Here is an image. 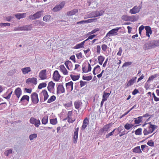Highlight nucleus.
I'll list each match as a JSON object with an SVG mask.
<instances>
[{
	"label": "nucleus",
	"instance_id": "nucleus-1",
	"mask_svg": "<svg viewBox=\"0 0 159 159\" xmlns=\"http://www.w3.org/2000/svg\"><path fill=\"white\" fill-rule=\"evenodd\" d=\"M159 46V40H153L151 41L148 43H145L144 45V49L146 50L155 48Z\"/></svg>",
	"mask_w": 159,
	"mask_h": 159
},
{
	"label": "nucleus",
	"instance_id": "nucleus-2",
	"mask_svg": "<svg viewBox=\"0 0 159 159\" xmlns=\"http://www.w3.org/2000/svg\"><path fill=\"white\" fill-rule=\"evenodd\" d=\"M138 18V16H129L125 15H124L122 16V19L126 21H129L131 22H135L137 20Z\"/></svg>",
	"mask_w": 159,
	"mask_h": 159
},
{
	"label": "nucleus",
	"instance_id": "nucleus-3",
	"mask_svg": "<svg viewBox=\"0 0 159 159\" xmlns=\"http://www.w3.org/2000/svg\"><path fill=\"white\" fill-rule=\"evenodd\" d=\"M121 28L120 27H116L115 28L112 29L107 33L105 36V37H110L111 36H114L117 34V32L118 30Z\"/></svg>",
	"mask_w": 159,
	"mask_h": 159
},
{
	"label": "nucleus",
	"instance_id": "nucleus-4",
	"mask_svg": "<svg viewBox=\"0 0 159 159\" xmlns=\"http://www.w3.org/2000/svg\"><path fill=\"white\" fill-rule=\"evenodd\" d=\"M141 8V5H140L139 6H135L132 9L130 10L129 12L131 14H135L139 12Z\"/></svg>",
	"mask_w": 159,
	"mask_h": 159
},
{
	"label": "nucleus",
	"instance_id": "nucleus-5",
	"mask_svg": "<svg viewBox=\"0 0 159 159\" xmlns=\"http://www.w3.org/2000/svg\"><path fill=\"white\" fill-rule=\"evenodd\" d=\"M31 98L32 102L34 104H37L39 102V98L38 94L36 93H33L31 95Z\"/></svg>",
	"mask_w": 159,
	"mask_h": 159
},
{
	"label": "nucleus",
	"instance_id": "nucleus-6",
	"mask_svg": "<svg viewBox=\"0 0 159 159\" xmlns=\"http://www.w3.org/2000/svg\"><path fill=\"white\" fill-rule=\"evenodd\" d=\"M30 122L31 124L34 125L36 127H38L41 124L39 120H37L33 117H31L30 120Z\"/></svg>",
	"mask_w": 159,
	"mask_h": 159
},
{
	"label": "nucleus",
	"instance_id": "nucleus-7",
	"mask_svg": "<svg viewBox=\"0 0 159 159\" xmlns=\"http://www.w3.org/2000/svg\"><path fill=\"white\" fill-rule=\"evenodd\" d=\"M73 83L71 81L66 83V86L68 92H71L73 89Z\"/></svg>",
	"mask_w": 159,
	"mask_h": 159
},
{
	"label": "nucleus",
	"instance_id": "nucleus-8",
	"mask_svg": "<svg viewBox=\"0 0 159 159\" xmlns=\"http://www.w3.org/2000/svg\"><path fill=\"white\" fill-rule=\"evenodd\" d=\"M79 129V127H77L75 129L74 132V133L73 140V143H76L77 142Z\"/></svg>",
	"mask_w": 159,
	"mask_h": 159
},
{
	"label": "nucleus",
	"instance_id": "nucleus-9",
	"mask_svg": "<svg viewBox=\"0 0 159 159\" xmlns=\"http://www.w3.org/2000/svg\"><path fill=\"white\" fill-rule=\"evenodd\" d=\"M39 77L42 80L46 79L47 76L46 74V70H41L39 73Z\"/></svg>",
	"mask_w": 159,
	"mask_h": 159
},
{
	"label": "nucleus",
	"instance_id": "nucleus-10",
	"mask_svg": "<svg viewBox=\"0 0 159 159\" xmlns=\"http://www.w3.org/2000/svg\"><path fill=\"white\" fill-rule=\"evenodd\" d=\"M61 77V76L57 70H55L54 71L53 74V78L54 80L56 81H58Z\"/></svg>",
	"mask_w": 159,
	"mask_h": 159
},
{
	"label": "nucleus",
	"instance_id": "nucleus-11",
	"mask_svg": "<svg viewBox=\"0 0 159 159\" xmlns=\"http://www.w3.org/2000/svg\"><path fill=\"white\" fill-rule=\"evenodd\" d=\"M65 92V89L61 84H59L57 87V93H61Z\"/></svg>",
	"mask_w": 159,
	"mask_h": 159
},
{
	"label": "nucleus",
	"instance_id": "nucleus-12",
	"mask_svg": "<svg viewBox=\"0 0 159 159\" xmlns=\"http://www.w3.org/2000/svg\"><path fill=\"white\" fill-rule=\"evenodd\" d=\"M65 3L61 2L60 4L55 6L53 9V11H57L60 10L63 7Z\"/></svg>",
	"mask_w": 159,
	"mask_h": 159
},
{
	"label": "nucleus",
	"instance_id": "nucleus-13",
	"mask_svg": "<svg viewBox=\"0 0 159 159\" xmlns=\"http://www.w3.org/2000/svg\"><path fill=\"white\" fill-rule=\"evenodd\" d=\"M26 15L27 13H18L15 14V16L18 20H20L21 18H23L26 17Z\"/></svg>",
	"mask_w": 159,
	"mask_h": 159
},
{
	"label": "nucleus",
	"instance_id": "nucleus-14",
	"mask_svg": "<svg viewBox=\"0 0 159 159\" xmlns=\"http://www.w3.org/2000/svg\"><path fill=\"white\" fill-rule=\"evenodd\" d=\"M26 83H32L34 84H37V79L36 78L33 77L27 79L26 80Z\"/></svg>",
	"mask_w": 159,
	"mask_h": 159
},
{
	"label": "nucleus",
	"instance_id": "nucleus-15",
	"mask_svg": "<svg viewBox=\"0 0 159 159\" xmlns=\"http://www.w3.org/2000/svg\"><path fill=\"white\" fill-rule=\"evenodd\" d=\"M14 93L16 95V97L19 98L20 97L21 93H22V91L21 89L20 88H17L15 90Z\"/></svg>",
	"mask_w": 159,
	"mask_h": 159
},
{
	"label": "nucleus",
	"instance_id": "nucleus-16",
	"mask_svg": "<svg viewBox=\"0 0 159 159\" xmlns=\"http://www.w3.org/2000/svg\"><path fill=\"white\" fill-rule=\"evenodd\" d=\"M74 105L75 109L79 110V108L82 106V103L80 101H77L74 102Z\"/></svg>",
	"mask_w": 159,
	"mask_h": 159
},
{
	"label": "nucleus",
	"instance_id": "nucleus-17",
	"mask_svg": "<svg viewBox=\"0 0 159 159\" xmlns=\"http://www.w3.org/2000/svg\"><path fill=\"white\" fill-rule=\"evenodd\" d=\"M145 30H146V35L148 37H150L149 34H152V31L150 27L149 26H145Z\"/></svg>",
	"mask_w": 159,
	"mask_h": 159
},
{
	"label": "nucleus",
	"instance_id": "nucleus-18",
	"mask_svg": "<svg viewBox=\"0 0 159 159\" xmlns=\"http://www.w3.org/2000/svg\"><path fill=\"white\" fill-rule=\"evenodd\" d=\"M43 11H40L37 12L36 13L34 14V15L35 19L40 18L43 15Z\"/></svg>",
	"mask_w": 159,
	"mask_h": 159
},
{
	"label": "nucleus",
	"instance_id": "nucleus-19",
	"mask_svg": "<svg viewBox=\"0 0 159 159\" xmlns=\"http://www.w3.org/2000/svg\"><path fill=\"white\" fill-rule=\"evenodd\" d=\"M109 125L110 124H108L105 125L100 130L99 132L102 133L104 132L107 131L109 128Z\"/></svg>",
	"mask_w": 159,
	"mask_h": 159
},
{
	"label": "nucleus",
	"instance_id": "nucleus-20",
	"mask_svg": "<svg viewBox=\"0 0 159 159\" xmlns=\"http://www.w3.org/2000/svg\"><path fill=\"white\" fill-rule=\"evenodd\" d=\"M136 79V77H133L128 82L127 84V87L133 85V84L135 82Z\"/></svg>",
	"mask_w": 159,
	"mask_h": 159
},
{
	"label": "nucleus",
	"instance_id": "nucleus-21",
	"mask_svg": "<svg viewBox=\"0 0 159 159\" xmlns=\"http://www.w3.org/2000/svg\"><path fill=\"white\" fill-rule=\"evenodd\" d=\"M55 83L52 81L49 82L48 83V90L51 92L52 90H53L54 88Z\"/></svg>",
	"mask_w": 159,
	"mask_h": 159
},
{
	"label": "nucleus",
	"instance_id": "nucleus-22",
	"mask_svg": "<svg viewBox=\"0 0 159 159\" xmlns=\"http://www.w3.org/2000/svg\"><path fill=\"white\" fill-rule=\"evenodd\" d=\"M61 72L64 75H67L68 72L64 65H61L59 66Z\"/></svg>",
	"mask_w": 159,
	"mask_h": 159
},
{
	"label": "nucleus",
	"instance_id": "nucleus-23",
	"mask_svg": "<svg viewBox=\"0 0 159 159\" xmlns=\"http://www.w3.org/2000/svg\"><path fill=\"white\" fill-rule=\"evenodd\" d=\"M78 12V10L77 9H74L71 11L67 12L66 15L68 16H71L75 15Z\"/></svg>",
	"mask_w": 159,
	"mask_h": 159
},
{
	"label": "nucleus",
	"instance_id": "nucleus-24",
	"mask_svg": "<svg viewBox=\"0 0 159 159\" xmlns=\"http://www.w3.org/2000/svg\"><path fill=\"white\" fill-rule=\"evenodd\" d=\"M21 70L24 74H26L31 71V69L30 67H28L22 68Z\"/></svg>",
	"mask_w": 159,
	"mask_h": 159
},
{
	"label": "nucleus",
	"instance_id": "nucleus-25",
	"mask_svg": "<svg viewBox=\"0 0 159 159\" xmlns=\"http://www.w3.org/2000/svg\"><path fill=\"white\" fill-rule=\"evenodd\" d=\"M21 30H30L32 28L31 25H27L21 27Z\"/></svg>",
	"mask_w": 159,
	"mask_h": 159
},
{
	"label": "nucleus",
	"instance_id": "nucleus-26",
	"mask_svg": "<svg viewBox=\"0 0 159 159\" xmlns=\"http://www.w3.org/2000/svg\"><path fill=\"white\" fill-rule=\"evenodd\" d=\"M149 126L148 128L150 131H152L153 129V131L157 127V126L155 125H152L151 122L149 123Z\"/></svg>",
	"mask_w": 159,
	"mask_h": 159
},
{
	"label": "nucleus",
	"instance_id": "nucleus-27",
	"mask_svg": "<svg viewBox=\"0 0 159 159\" xmlns=\"http://www.w3.org/2000/svg\"><path fill=\"white\" fill-rule=\"evenodd\" d=\"M133 152H134L138 153H140L142 152V151L139 146H137L133 149Z\"/></svg>",
	"mask_w": 159,
	"mask_h": 159
},
{
	"label": "nucleus",
	"instance_id": "nucleus-28",
	"mask_svg": "<svg viewBox=\"0 0 159 159\" xmlns=\"http://www.w3.org/2000/svg\"><path fill=\"white\" fill-rule=\"evenodd\" d=\"M142 118L143 117L140 116L137 118H135V120H134L135 124H139L142 121Z\"/></svg>",
	"mask_w": 159,
	"mask_h": 159
},
{
	"label": "nucleus",
	"instance_id": "nucleus-29",
	"mask_svg": "<svg viewBox=\"0 0 159 159\" xmlns=\"http://www.w3.org/2000/svg\"><path fill=\"white\" fill-rule=\"evenodd\" d=\"M42 93L44 96V101H45L47 99L49 96L46 90H44L42 91Z\"/></svg>",
	"mask_w": 159,
	"mask_h": 159
},
{
	"label": "nucleus",
	"instance_id": "nucleus-30",
	"mask_svg": "<svg viewBox=\"0 0 159 159\" xmlns=\"http://www.w3.org/2000/svg\"><path fill=\"white\" fill-rule=\"evenodd\" d=\"M98 63L101 65H102L105 59L104 57L102 56H100L98 57Z\"/></svg>",
	"mask_w": 159,
	"mask_h": 159
},
{
	"label": "nucleus",
	"instance_id": "nucleus-31",
	"mask_svg": "<svg viewBox=\"0 0 159 159\" xmlns=\"http://www.w3.org/2000/svg\"><path fill=\"white\" fill-rule=\"evenodd\" d=\"M84 42H82L78 44L75 45L74 47V48L75 49H79L82 48L84 47Z\"/></svg>",
	"mask_w": 159,
	"mask_h": 159
},
{
	"label": "nucleus",
	"instance_id": "nucleus-32",
	"mask_svg": "<svg viewBox=\"0 0 159 159\" xmlns=\"http://www.w3.org/2000/svg\"><path fill=\"white\" fill-rule=\"evenodd\" d=\"M51 19V17L49 15H47L44 16L43 18V20L47 22L49 21Z\"/></svg>",
	"mask_w": 159,
	"mask_h": 159
},
{
	"label": "nucleus",
	"instance_id": "nucleus-33",
	"mask_svg": "<svg viewBox=\"0 0 159 159\" xmlns=\"http://www.w3.org/2000/svg\"><path fill=\"white\" fill-rule=\"evenodd\" d=\"M134 126V125L133 124H129L127 123L124 126L125 128L129 130Z\"/></svg>",
	"mask_w": 159,
	"mask_h": 159
},
{
	"label": "nucleus",
	"instance_id": "nucleus-34",
	"mask_svg": "<svg viewBox=\"0 0 159 159\" xmlns=\"http://www.w3.org/2000/svg\"><path fill=\"white\" fill-rule=\"evenodd\" d=\"M153 132V129L152 131H150L148 129V130L147 129H144L143 133L145 135H148V134L152 133Z\"/></svg>",
	"mask_w": 159,
	"mask_h": 159
},
{
	"label": "nucleus",
	"instance_id": "nucleus-35",
	"mask_svg": "<svg viewBox=\"0 0 159 159\" xmlns=\"http://www.w3.org/2000/svg\"><path fill=\"white\" fill-rule=\"evenodd\" d=\"M70 76L72 80L73 81L77 80L79 79L80 78L79 75H70Z\"/></svg>",
	"mask_w": 159,
	"mask_h": 159
},
{
	"label": "nucleus",
	"instance_id": "nucleus-36",
	"mask_svg": "<svg viewBox=\"0 0 159 159\" xmlns=\"http://www.w3.org/2000/svg\"><path fill=\"white\" fill-rule=\"evenodd\" d=\"M30 99V97L28 95H24L20 99V101L22 102V101L26 100L28 102H29Z\"/></svg>",
	"mask_w": 159,
	"mask_h": 159
},
{
	"label": "nucleus",
	"instance_id": "nucleus-37",
	"mask_svg": "<svg viewBox=\"0 0 159 159\" xmlns=\"http://www.w3.org/2000/svg\"><path fill=\"white\" fill-rule=\"evenodd\" d=\"M48 121V116H45L43 118L42 120V123L44 125H46Z\"/></svg>",
	"mask_w": 159,
	"mask_h": 159
},
{
	"label": "nucleus",
	"instance_id": "nucleus-38",
	"mask_svg": "<svg viewBox=\"0 0 159 159\" xmlns=\"http://www.w3.org/2000/svg\"><path fill=\"white\" fill-rule=\"evenodd\" d=\"M4 153L6 156L8 157L10 154L12 153V150L10 149L5 151Z\"/></svg>",
	"mask_w": 159,
	"mask_h": 159
},
{
	"label": "nucleus",
	"instance_id": "nucleus-39",
	"mask_svg": "<svg viewBox=\"0 0 159 159\" xmlns=\"http://www.w3.org/2000/svg\"><path fill=\"white\" fill-rule=\"evenodd\" d=\"M56 97L54 95H52L48 100L47 102L51 103L55 100Z\"/></svg>",
	"mask_w": 159,
	"mask_h": 159
},
{
	"label": "nucleus",
	"instance_id": "nucleus-40",
	"mask_svg": "<svg viewBox=\"0 0 159 159\" xmlns=\"http://www.w3.org/2000/svg\"><path fill=\"white\" fill-rule=\"evenodd\" d=\"M37 137L36 134H33L30 135L29 136V138L30 140L31 141L34 139L36 138Z\"/></svg>",
	"mask_w": 159,
	"mask_h": 159
},
{
	"label": "nucleus",
	"instance_id": "nucleus-41",
	"mask_svg": "<svg viewBox=\"0 0 159 159\" xmlns=\"http://www.w3.org/2000/svg\"><path fill=\"white\" fill-rule=\"evenodd\" d=\"M142 129L139 128L135 131V134L136 135H140L142 134Z\"/></svg>",
	"mask_w": 159,
	"mask_h": 159
},
{
	"label": "nucleus",
	"instance_id": "nucleus-42",
	"mask_svg": "<svg viewBox=\"0 0 159 159\" xmlns=\"http://www.w3.org/2000/svg\"><path fill=\"white\" fill-rule=\"evenodd\" d=\"M110 93H107L106 92H104L103 93V94L102 96V99H105V100H106L107 99V98L108 97L109 95H110Z\"/></svg>",
	"mask_w": 159,
	"mask_h": 159
},
{
	"label": "nucleus",
	"instance_id": "nucleus-43",
	"mask_svg": "<svg viewBox=\"0 0 159 159\" xmlns=\"http://www.w3.org/2000/svg\"><path fill=\"white\" fill-rule=\"evenodd\" d=\"M47 86V84L45 83H43L39 84L38 86V89H41Z\"/></svg>",
	"mask_w": 159,
	"mask_h": 159
},
{
	"label": "nucleus",
	"instance_id": "nucleus-44",
	"mask_svg": "<svg viewBox=\"0 0 159 159\" xmlns=\"http://www.w3.org/2000/svg\"><path fill=\"white\" fill-rule=\"evenodd\" d=\"M100 30V29L99 28H96L93 30L91 32H89L87 34V35H89L90 34H93L95 33L96 32Z\"/></svg>",
	"mask_w": 159,
	"mask_h": 159
},
{
	"label": "nucleus",
	"instance_id": "nucleus-45",
	"mask_svg": "<svg viewBox=\"0 0 159 159\" xmlns=\"http://www.w3.org/2000/svg\"><path fill=\"white\" fill-rule=\"evenodd\" d=\"M99 13L98 11H93L92 12L91 14L92 16V17H96L98 16V13Z\"/></svg>",
	"mask_w": 159,
	"mask_h": 159
},
{
	"label": "nucleus",
	"instance_id": "nucleus-46",
	"mask_svg": "<svg viewBox=\"0 0 159 159\" xmlns=\"http://www.w3.org/2000/svg\"><path fill=\"white\" fill-rule=\"evenodd\" d=\"M57 120L56 118L51 119L50 120V123L53 125H55L57 123Z\"/></svg>",
	"mask_w": 159,
	"mask_h": 159
},
{
	"label": "nucleus",
	"instance_id": "nucleus-47",
	"mask_svg": "<svg viewBox=\"0 0 159 159\" xmlns=\"http://www.w3.org/2000/svg\"><path fill=\"white\" fill-rule=\"evenodd\" d=\"M10 25V23H0V26L1 27H5L6 26H9Z\"/></svg>",
	"mask_w": 159,
	"mask_h": 159
},
{
	"label": "nucleus",
	"instance_id": "nucleus-48",
	"mask_svg": "<svg viewBox=\"0 0 159 159\" xmlns=\"http://www.w3.org/2000/svg\"><path fill=\"white\" fill-rule=\"evenodd\" d=\"M82 79L84 80L89 81L92 79V76H83L82 77Z\"/></svg>",
	"mask_w": 159,
	"mask_h": 159
},
{
	"label": "nucleus",
	"instance_id": "nucleus-49",
	"mask_svg": "<svg viewBox=\"0 0 159 159\" xmlns=\"http://www.w3.org/2000/svg\"><path fill=\"white\" fill-rule=\"evenodd\" d=\"M154 142L152 141V140L148 141L147 143V144L151 147H153L154 146Z\"/></svg>",
	"mask_w": 159,
	"mask_h": 159
},
{
	"label": "nucleus",
	"instance_id": "nucleus-50",
	"mask_svg": "<svg viewBox=\"0 0 159 159\" xmlns=\"http://www.w3.org/2000/svg\"><path fill=\"white\" fill-rule=\"evenodd\" d=\"M132 62L130 61H128L125 62L122 66V67H123L125 66H129L130 65L132 64Z\"/></svg>",
	"mask_w": 159,
	"mask_h": 159
},
{
	"label": "nucleus",
	"instance_id": "nucleus-51",
	"mask_svg": "<svg viewBox=\"0 0 159 159\" xmlns=\"http://www.w3.org/2000/svg\"><path fill=\"white\" fill-rule=\"evenodd\" d=\"M157 77L156 75H152L151 76L149 77L148 81V82H149V81L153 80L154 78H156Z\"/></svg>",
	"mask_w": 159,
	"mask_h": 159
},
{
	"label": "nucleus",
	"instance_id": "nucleus-52",
	"mask_svg": "<svg viewBox=\"0 0 159 159\" xmlns=\"http://www.w3.org/2000/svg\"><path fill=\"white\" fill-rule=\"evenodd\" d=\"M97 68H98L99 70H100V66L98 65H97L93 69V74L94 75H95L96 74L95 73V70L96 69H97Z\"/></svg>",
	"mask_w": 159,
	"mask_h": 159
},
{
	"label": "nucleus",
	"instance_id": "nucleus-53",
	"mask_svg": "<svg viewBox=\"0 0 159 159\" xmlns=\"http://www.w3.org/2000/svg\"><path fill=\"white\" fill-rule=\"evenodd\" d=\"M65 65L66 66H69L72 65V63L71 62L69 61H67L65 62Z\"/></svg>",
	"mask_w": 159,
	"mask_h": 159
},
{
	"label": "nucleus",
	"instance_id": "nucleus-54",
	"mask_svg": "<svg viewBox=\"0 0 159 159\" xmlns=\"http://www.w3.org/2000/svg\"><path fill=\"white\" fill-rule=\"evenodd\" d=\"M107 46L105 44H103L102 46V50L104 51L105 52L106 51L107 49Z\"/></svg>",
	"mask_w": 159,
	"mask_h": 159
},
{
	"label": "nucleus",
	"instance_id": "nucleus-55",
	"mask_svg": "<svg viewBox=\"0 0 159 159\" xmlns=\"http://www.w3.org/2000/svg\"><path fill=\"white\" fill-rule=\"evenodd\" d=\"M86 67V64L84 63L82 65V71L85 73H87L85 71H87L86 69L85 68Z\"/></svg>",
	"mask_w": 159,
	"mask_h": 159
},
{
	"label": "nucleus",
	"instance_id": "nucleus-56",
	"mask_svg": "<svg viewBox=\"0 0 159 159\" xmlns=\"http://www.w3.org/2000/svg\"><path fill=\"white\" fill-rule=\"evenodd\" d=\"M76 56L78 59H80L82 57V54L81 52L76 54Z\"/></svg>",
	"mask_w": 159,
	"mask_h": 159
},
{
	"label": "nucleus",
	"instance_id": "nucleus-57",
	"mask_svg": "<svg viewBox=\"0 0 159 159\" xmlns=\"http://www.w3.org/2000/svg\"><path fill=\"white\" fill-rule=\"evenodd\" d=\"M116 130H117L118 132V133L117 134V135L118 134H119L121 132V131L122 130H123V128L122 127L120 126L119 127H118L117 128H116Z\"/></svg>",
	"mask_w": 159,
	"mask_h": 159
},
{
	"label": "nucleus",
	"instance_id": "nucleus-58",
	"mask_svg": "<svg viewBox=\"0 0 159 159\" xmlns=\"http://www.w3.org/2000/svg\"><path fill=\"white\" fill-rule=\"evenodd\" d=\"M71 115H72V111H69L68 113V115H67V118L66 119H65L66 120L67 119L68 120V119H70L71 118Z\"/></svg>",
	"mask_w": 159,
	"mask_h": 159
},
{
	"label": "nucleus",
	"instance_id": "nucleus-59",
	"mask_svg": "<svg viewBox=\"0 0 159 159\" xmlns=\"http://www.w3.org/2000/svg\"><path fill=\"white\" fill-rule=\"evenodd\" d=\"M149 82H148V81H147L145 84L144 87L146 90L148 89L150 87V85L149 84Z\"/></svg>",
	"mask_w": 159,
	"mask_h": 159
},
{
	"label": "nucleus",
	"instance_id": "nucleus-60",
	"mask_svg": "<svg viewBox=\"0 0 159 159\" xmlns=\"http://www.w3.org/2000/svg\"><path fill=\"white\" fill-rule=\"evenodd\" d=\"M80 82V87H82L85 85L87 82H84L82 80H81Z\"/></svg>",
	"mask_w": 159,
	"mask_h": 159
},
{
	"label": "nucleus",
	"instance_id": "nucleus-61",
	"mask_svg": "<svg viewBox=\"0 0 159 159\" xmlns=\"http://www.w3.org/2000/svg\"><path fill=\"white\" fill-rule=\"evenodd\" d=\"M122 52V48L120 47L119 48V51L117 52V54L118 56H120L121 55V53Z\"/></svg>",
	"mask_w": 159,
	"mask_h": 159
},
{
	"label": "nucleus",
	"instance_id": "nucleus-62",
	"mask_svg": "<svg viewBox=\"0 0 159 159\" xmlns=\"http://www.w3.org/2000/svg\"><path fill=\"white\" fill-rule=\"evenodd\" d=\"M89 120L87 118H86L83 121V124L84 125H87L89 123Z\"/></svg>",
	"mask_w": 159,
	"mask_h": 159
},
{
	"label": "nucleus",
	"instance_id": "nucleus-63",
	"mask_svg": "<svg viewBox=\"0 0 159 159\" xmlns=\"http://www.w3.org/2000/svg\"><path fill=\"white\" fill-rule=\"evenodd\" d=\"M97 52L98 54H99L100 53L101 48L99 45L97 46Z\"/></svg>",
	"mask_w": 159,
	"mask_h": 159
},
{
	"label": "nucleus",
	"instance_id": "nucleus-64",
	"mask_svg": "<svg viewBox=\"0 0 159 159\" xmlns=\"http://www.w3.org/2000/svg\"><path fill=\"white\" fill-rule=\"evenodd\" d=\"M28 19L31 20H35L34 15H30L28 17Z\"/></svg>",
	"mask_w": 159,
	"mask_h": 159
}]
</instances>
